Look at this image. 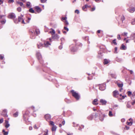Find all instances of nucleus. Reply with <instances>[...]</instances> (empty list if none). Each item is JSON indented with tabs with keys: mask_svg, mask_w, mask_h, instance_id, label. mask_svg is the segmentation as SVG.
Here are the masks:
<instances>
[{
	"mask_svg": "<svg viewBox=\"0 0 135 135\" xmlns=\"http://www.w3.org/2000/svg\"><path fill=\"white\" fill-rule=\"evenodd\" d=\"M99 114V119L101 121H103L104 120V117L105 115L104 114H103L100 111H98L97 113H96L95 115L96 117L98 116Z\"/></svg>",
	"mask_w": 135,
	"mask_h": 135,
	"instance_id": "obj_1",
	"label": "nucleus"
},
{
	"mask_svg": "<svg viewBox=\"0 0 135 135\" xmlns=\"http://www.w3.org/2000/svg\"><path fill=\"white\" fill-rule=\"evenodd\" d=\"M50 45V44L49 43L48 41L45 42L44 45L40 43L37 44V47L38 49H41L43 46L47 47Z\"/></svg>",
	"mask_w": 135,
	"mask_h": 135,
	"instance_id": "obj_2",
	"label": "nucleus"
},
{
	"mask_svg": "<svg viewBox=\"0 0 135 135\" xmlns=\"http://www.w3.org/2000/svg\"><path fill=\"white\" fill-rule=\"evenodd\" d=\"M73 96L77 100H78L80 98V96L78 93L75 91L74 90H72L71 91Z\"/></svg>",
	"mask_w": 135,
	"mask_h": 135,
	"instance_id": "obj_3",
	"label": "nucleus"
},
{
	"mask_svg": "<svg viewBox=\"0 0 135 135\" xmlns=\"http://www.w3.org/2000/svg\"><path fill=\"white\" fill-rule=\"evenodd\" d=\"M113 97L115 98L118 97V95L119 94L118 91L116 90H115L113 92Z\"/></svg>",
	"mask_w": 135,
	"mask_h": 135,
	"instance_id": "obj_4",
	"label": "nucleus"
},
{
	"mask_svg": "<svg viewBox=\"0 0 135 135\" xmlns=\"http://www.w3.org/2000/svg\"><path fill=\"white\" fill-rule=\"evenodd\" d=\"M37 56L38 59L39 60V61L41 64H42V62L41 61L42 56L41 54L39 52L37 53Z\"/></svg>",
	"mask_w": 135,
	"mask_h": 135,
	"instance_id": "obj_5",
	"label": "nucleus"
},
{
	"mask_svg": "<svg viewBox=\"0 0 135 135\" xmlns=\"http://www.w3.org/2000/svg\"><path fill=\"white\" fill-rule=\"evenodd\" d=\"M99 89L100 90L103 91L105 89V84H103L100 85L99 86Z\"/></svg>",
	"mask_w": 135,
	"mask_h": 135,
	"instance_id": "obj_6",
	"label": "nucleus"
},
{
	"mask_svg": "<svg viewBox=\"0 0 135 135\" xmlns=\"http://www.w3.org/2000/svg\"><path fill=\"white\" fill-rule=\"evenodd\" d=\"M52 39H58L59 38V36L57 34L53 35L52 34Z\"/></svg>",
	"mask_w": 135,
	"mask_h": 135,
	"instance_id": "obj_7",
	"label": "nucleus"
},
{
	"mask_svg": "<svg viewBox=\"0 0 135 135\" xmlns=\"http://www.w3.org/2000/svg\"><path fill=\"white\" fill-rule=\"evenodd\" d=\"M16 16L14 13H10L8 16V17L12 19H14Z\"/></svg>",
	"mask_w": 135,
	"mask_h": 135,
	"instance_id": "obj_8",
	"label": "nucleus"
},
{
	"mask_svg": "<svg viewBox=\"0 0 135 135\" xmlns=\"http://www.w3.org/2000/svg\"><path fill=\"white\" fill-rule=\"evenodd\" d=\"M45 118L47 121L50 120L51 119V116L50 114H47L45 115Z\"/></svg>",
	"mask_w": 135,
	"mask_h": 135,
	"instance_id": "obj_9",
	"label": "nucleus"
},
{
	"mask_svg": "<svg viewBox=\"0 0 135 135\" xmlns=\"http://www.w3.org/2000/svg\"><path fill=\"white\" fill-rule=\"evenodd\" d=\"M1 115H3L4 117H7L8 115H7V110L6 109L4 110H3V112L1 114Z\"/></svg>",
	"mask_w": 135,
	"mask_h": 135,
	"instance_id": "obj_10",
	"label": "nucleus"
},
{
	"mask_svg": "<svg viewBox=\"0 0 135 135\" xmlns=\"http://www.w3.org/2000/svg\"><path fill=\"white\" fill-rule=\"evenodd\" d=\"M127 10L130 12L132 13L133 12L135 11V8H129L127 9Z\"/></svg>",
	"mask_w": 135,
	"mask_h": 135,
	"instance_id": "obj_11",
	"label": "nucleus"
},
{
	"mask_svg": "<svg viewBox=\"0 0 135 135\" xmlns=\"http://www.w3.org/2000/svg\"><path fill=\"white\" fill-rule=\"evenodd\" d=\"M100 102L102 103V105H105L107 103V101L104 99H101L100 100Z\"/></svg>",
	"mask_w": 135,
	"mask_h": 135,
	"instance_id": "obj_12",
	"label": "nucleus"
},
{
	"mask_svg": "<svg viewBox=\"0 0 135 135\" xmlns=\"http://www.w3.org/2000/svg\"><path fill=\"white\" fill-rule=\"evenodd\" d=\"M36 11L38 13H40L41 11V8L38 6H36L35 7Z\"/></svg>",
	"mask_w": 135,
	"mask_h": 135,
	"instance_id": "obj_13",
	"label": "nucleus"
},
{
	"mask_svg": "<svg viewBox=\"0 0 135 135\" xmlns=\"http://www.w3.org/2000/svg\"><path fill=\"white\" fill-rule=\"evenodd\" d=\"M98 99H95L93 101L92 103L93 105H97L98 104V103H97Z\"/></svg>",
	"mask_w": 135,
	"mask_h": 135,
	"instance_id": "obj_14",
	"label": "nucleus"
},
{
	"mask_svg": "<svg viewBox=\"0 0 135 135\" xmlns=\"http://www.w3.org/2000/svg\"><path fill=\"white\" fill-rule=\"evenodd\" d=\"M6 125L5 126L7 128H8L9 126V124L8 123V121L7 120H5Z\"/></svg>",
	"mask_w": 135,
	"mask_h": 135,
	"instance_id": "obj_15",
	"label": "nucleus"
},
{
	"mask_svg": "<svg viewBox=\"0 0 135 135\" xmlns=\"http://www.w3.org/2000/svg\"><path fill=\"white\" fill-rule=\"evenodd\" d=\"M57 128V127L55 126H53L52 128V131L53 132L55 131Z\"/></svg>",
	"mask_w": 135,
	"mask_h": 135,
	"instance_id": "obj_16",
	"label": "nucleus"
},
{
	"mask_svg": "<svg viewBox=\"0 0 135 135\" xmlns=\"http://www.w3.org/2000/svg\"><path fill=\"white\" fill-rule=\"evenodd\" d=\"M126 47L123 44H122V45L121 47H120L121 49L123 50H126Z\"/></svg>",
	"mask_w": 135,
	"mask_h": 135,
	"instance_id": "obj_17",
	"label": "nucleus"
},
{
	"mask_svg": "<svg viewBox=\"0 0 135 135\" xmlns=\"http://www.w3.org/2000/svg\"><path fill=\"white\" fill-rule=\"evenodd\" d=\"M117 85L119 87L122 88L123 86V83H117Z\"/></svg>",
	"mask_w": 135,
	"mask_h": 135,
	"instance_id": "obj_18",
	"label": "nucleus"
},
{
	"mask_svg": "<svg viewBox=\"0 0 135 135\" xmlns=\"http://www.w3.org/2000/svg\"><path fill=\"white\" fill-rule=\"evenodd\" d=\"M51 29L52 30V31H50V33L52 35V34L53 35L55 34V31L52 28H51Z\"/></svg>",
	"mask_w": 135,
	"mask_h": 135,
	"instance_id": "obj_19",
	"label": "nucleus"
},
{
	"mask_svg": "<svg viewBox=\"0 0 135 135\" xmlns=\"http://www.w3.org/2000/svg\"><path fill=\"white\" fill-rule=\"evenodd\" d=\"M109 75H110V76L112 78H116V76L115 74H109Z\"/></svg>",
	"mask_w": 135,
	"mask_h": 135,
	"instance_id": "obj_20",
	"label": "nucleus"
},
{
	"mask_svg": "<svg viewBox=\"0 0 135 135\" xmlns=\"http://www.w3.org/2000/svg\"><path fill=\"white\" fill-rule=\"evenodd\" d=\"M104 60V64H108L109 62V61L107 59H105Z\"/></svg>",
	"mask_w": 135,
	"mask_h": 135,
	"instance_id": "obj_21",
	"label": "nucleus"
},
{
	"mask_svg": "<svg viewBox=\"0 0 135 135\" xmlns=\"http://www.w3.org/2000/svg\"><path fill=\"white\" fill-rule=\"evenodd\" d=\"M29 11L32 13H35V11H34L33 9L32 8H30L29 9Z\"/></svg>",
	"mask_w": 135,
	"mask_h": 135,
	"instance_id": "obj_22",
	"label": "nucleus"
},
{
	"mask_svg": "<svg viewBox=\"0 0 135 135\" xmlns=\"http://www.w3.org/2000/svg\"><path fill=\"white\" fill-rule=\"evenodd\" d=\"M30 2H27L26 6L27 7L30 8L31 7V6H30Z\"/></svg>",
	"mask_w": 135,
	"mask_h": 135,
	"instance_id": "obj_23",
	"label": "nucleus"
},
{
	"mask_svg": "<svg viewBox=\"0 0 135 135\" xmlns=\"http://www.w3.org/2000/svg\"><path fill=\"white\" fill-rule=\"evenodd\" d=\"M13 116L14 117H17L18 115V113L17 112H16L15 113L13 114Z\"/></svg>",
	"mask_w": 135,
	"mask_h": 135,
	"instance_id": "obj_24",
	"label": "nucleus"
},
{
	"mask_svg": "<svg viewBox=\"0 0 135 135\" xmlns=\"http://www.w3.org/2000/svg\"><path fill=\"white\" fill-rule=\"evenodd\" d=\"M109 115L110 117H112L113 116V114H112V112L111 111H109Z\"/></svg>",
	"mask_w": 135,
	"mask_h": 135,
	"instance_id": "obj_25",
	"label": "nucleus"
},
{
	"mask_svg": "<svg viewBox=\"0 0 135 135\" xmlns=\"http://www.w3.org/2000/svg\"><path fill=\"white\" fill-rule=\"evenodd\" d=\"M131 24L133 25L135 24V18L133 19L131 22Z\"/></svg>",
	"mask_w": 135,
	"mask_h": 135,
	"instance_id": "obj_26",
	"label": "nucleus"
},
{
	"mask_svg": "<svg viewBox=\"0 0 135 135\" xmlns=\"http://www.w3.org/2000/svg\"><path fill=\"white\" fill-rule=\"evenodd\" d=\"M64 22L65 23V25H66V26H67V25H69V23L67 20H65Z\"/></svg>",
	"mask_w": 135,
	"mask_h": 135,
	"instance_id": "obj_27",
	"label": "nucleus"
},
{
	"mask_svg": "<svg viewBox=\"0 0 135 135\" xmlns=\"http://www.w3.org/2000/svg\"><path fill=\"white\" fill-rule=\"evenodd\" d=\"M93 116L92 115H91L89 116L88 117V118L89 119V120H91L92 118H93Z\"/></svg>",
	"mask_w": 135,
	"mask_h": 135,
	"instance_id": "obj_28",
	"label": "nucleus"
},
{
	"mask_svg": "<svg viewBox=\"0 0 135 135\" xmlns=\"http://www.w3.org/2000/svg\"><path fill=\"white\" fill-rule=\"evenodd\" d=\"M35 32L37 35H38L40 33V31L38 29H36L35 30Z\"/></svg>",
	"mask_w": 135,
	"mask_h": 135,
	"instance_id": "obj_29",
	"label": "nucleus"
},
{
	"mask_svg": "<svg viewBox=\"0 0 135 135\" xmlns=\"http://www.w3.org/2000/svg\"><path fill=\"white\" fill-rule=\"evenodd\" d=\"M121 20L122 21V22H123V20H124L125 19V17L124 16H121Z\"/></svg>",
	"mask_w": 135,
	"mask_h": 135,
	"instance_id": "obj_30",
	"label": "nucleus"
},
{
	"mask_svg": "<svg viewBox=\"0 0 135 135\" xmlns=\"http://www.w3.org/2000/svg\"><path fill=\"white\" fill-rule=\"evenodd\" d=\"M67 18L66 17H62V19H61V20L62 21H63V20H66Z\"/></svg>",
	"mask_w": 135,
	"mask_h": 135,
	"instance_id": "obj_31",
	"label": "nucleus"
},
{
	"mask_svg": "<svg viewBox=\"0 0 135 135\" xmlns=\"http://www.w3.org/2000/svg\"><path fill=\"white\" fill-rule=\"evenodd\" d=\"M50 124L51 125H52L53 126H54V122L52 121H50Z\"/></svg>",
	"mask_w": 135,
	"mask_h": 135,
	"instance_id": "obj_32",
	"label": "nucleus"
},
{
	"mask_svg": "<svg viewBox=\"0 0 135 135\" xmlns=\"http://www.w3.org/2000/svg\"><path fill=\"white\" fill-rule=\"evenodd\" d=\"M116 39H114L113 41V43L115 45H117V43L116 42Z\"/></svg>",
	"mask_w": 135,
	"mask_h": 135,
	"instance_id": "obj_33",
	"label": "nucleus"
},
{
	"mask_svg": "<svg viewBox=\"0 0 135 135\" xmlns=\"http://www.w3.org/2000/svg\"><path fill=\"white\" fill-rule=\"evenodd\" d=\"M22 19H23L21 17H18V22H20L22 21Z\"/></svg>",
	"mask_w": 135,
	"mask_h": 135,
	"instance_id": "obj_34",
	"label": "nucleus"
},
{
	"mask_svg": "<svg viewBox=\"0 0 135 135\" xmlns=\"http://www.w3.org/2000/svg\"><path fill=\"white\" fill-rule=\"evenodd\" d=\"M87 6H88L87 5H85L84 6H83L82 8V9H83V10H84L86 8H87Z\"/></svg>",
	"mask_w": 135,
	"mask_h": 135,
	"instance_id": "obj_35",
	"label": "nucleus"
},
{
	"mask_svg": "<svg viewBox=\"0 0 135 135\" xmlns=\"http://www.w3.org/2000/svg\"><path fill=\"white\" fill-rule=\"evenodd\" d=\"M117 47H115V51H114V53L117 54L118 53L117 51Z\"/></svg>",
	"mask_w": 135,
	"mask_h": 135,
	"instance_id": "obj_36",
	"label": "nucleus"
},
{
	"mask_svg": "<svg viewBox=\"0 0 135 135\" xmlns=\"http://www.w3.org/2000/svg\"><path fill=\"white\" fill-rule=\"evenodd\" d=\"M64 29L65 30H66L67 31H69V29L68 28H67L66 26H64Z\"/></svg>",
	"mask_w": 135,
	"mask_h": 135,
	"instance_id": "obj_37",
	"label": "nucleus"
},
{
	"mask_svg": "<svg viewBox=\"0 0 135 135\" xmlns=\"http://www.w3.org/2000/svg\"><path fill=\"white\" fill-rule=\"evenodd\" d=\"M45 132L46 133V134H44V135H48V131L47 129H46L45 131Z\"/></svg>",
	"mask_w": 135,
	"mask_h": 135,
	"instance_id": "obj_38",
	"label": "nucleus"
},
{
	"mask_svg": "<svg viewBox=\"0 0 135 135\" xmlns=\"http://www.w3.org/2000/svg\"><path fill=\"white\" fill-rule=\"evenodd\" d=\"M131 105L130 104H129L128 103L127 104V108H130L131 107Z\"/></svg>",
	"mask_w": 135,
	"mask_h": 135,
	"instance_id": "obj_39",
	"label": "nucleus"
},
{
	"mask_svg": "<svg viewBox=\"0 0 135 135\" xmlns=\"http://www.w3.org/2000/svg\"><path fill=\"white\" fill-rule=\"evenodd\" d=\"M116 60L118 62H120L122 61V60L121 59L117 58Z\"/></svg>",
	"mask_w": 135,
	"mask_h": 135,
	"instance_id": "obj_40",
	"label": "nucleus"
},
{
	"mask_svg": "<svg viewBox=\"0 0 135 135\" xmlns=\"http://www.w3.org/2000/svg\"><path fill=\"white\" fill-rule=\"evenodd\" d=\"M126 124L128 125H129L130 126H131L132 125V123L131 122H127L126 123Z\"/></svg>",
	"mask_w": 135,
	"mask_h": 135,
	"instance_id": "obj_41",
	"label": "nucleus"
},
{
	"mask_svg": "<svg viewBox=\"0 0 135 135\" xmlns=\"http://www.w3.org/2000/svg\"><path fill=\"white\" fill-rule=\"evenodd\" d=\"M17 10L19 12L21 11V7H19L17 8Z\"/></svg>",
	"mask_w": 135,
	"mask_h": 135,
	"instance_id": "obj_42",
	"label": "nucleus"
},
{
	"mask_svg": "<svg viewBox=\"0 0 135 135\" xmlns=\"http://www.w3.org/2000/svg\"><path fill=\"white\" fill-rule=\"evenodd\" d=\"M21 6H22L23 5V3L22 2H17Z\"/></svg>",
	"mask_w": 135,
	"mask_h": 135,
	"instance_id": "obj_43",
	"label": "nucleus"
},
{
	"mask_svg": "<svg viewBox=\"0 0 135 135\" xmlns=\"http://www.w3.org/2000/svg\"><path fill=\"white\" fill-rule=\"evenodd\" d=\"M131 36L133 37L135 39V33L132 34L131 35Z\"/></svg>",
	"mask_w": 135,
	"mask_h": 135,
	"instance_id": "obj_44",
	"label": "nucleus"
},
{
	"mask_svg": "<svg viewBox=\"0 0 135 135\" xmlns=\"http://www.w3.org/2000/svg\"><path fill=\"white\" fill-rule=\"evenodd\" d=\"M128 95L129 96L132 94V92L130 91H128Z\"/></svg>",
	"mask_w": 135,
	"mask_h": 135,
	"instance_id": "obj_45",
	"label": "nucleus"
},
{
	"mask_svg": "<svg viewBox=\"0 0 135 135\" xmlns=\"http://www.w3.org/2000/svg\"><path fill=\"white\" fill-rule=\"evenodd\" d=\"M117 38L118 40H120L121 39V37H120V35H117Z\"/></svg>",
	"mask_w": 135,
	"mask_h": 135,
	"instance_id": "obj_46",
	"label": "nucleus"
},
{
	"mask_svg": "<svg viewBox=\"0 0 135 135\" xmlns=\"http://www.w3.org/2000/svg\"><path fill=\"white\" fill-rule=\"evenodd\" d=\"M75 13H77L78 14H79V11L78 10V9H76V10H75Z\"/></svg>",
	"mask_w": 135,
	"mask_h": 135,
	"instance_id": "obj_47",
	"label": "nucleus"
},
{
	"mask_svg": "<svg viewBox=\"0 0 135 135\" xmlns=\"http://www.w3.org/2000/svg\"><path fill=\"white\" fill-rule=\"evenodd\" d=\"M4 58V56H3L2 55H0V58L2 60Z\"/></svg>",
	"mask_w": 135,
	"mask_h": 135,
	"instance_id": "obj_48",
	"label": "nucleus"
},
{
	"mask_svg": "<svg viewBox=\"0 0 135 135\" xmlns=\"http://www.w3.org/2000/svg\"><path fill=\"white\" fill-rule=\"evenodd\" d=\"M47 0H41V2L42 3H44Z\"/></svg>",
	"mask_w": 135,
	"mask_h": 135,
	"instance_id": "obj_49",
	"label": "nucleus"
},
{
	"mask_svg": "<svg viewBox=\"0 0 135 135\" xmlns=\"http://www.w3.org/2000/svg\"><path fill=\"white\" fill-rule=\"evenodd\" d=\"M3 121V118H2L0 119V124L2 123Z\"/></svg>",
	"mask_w": 135,
	"mask_h": 135,
	"instance_id": "obj_50",
	"label": "nucleus"
},
{
	"mask_svg": "<svg viewBox=\"0 0 135 135\" xmlns=\"http://www.w3.org/2000/svg\"><path fill=\"white\" fill-rule=\"evenodd\" d=\"M14 19V22L15 23H18V21L17 20V19Z\"/></svg>",
	"mask_w": 135,
	"mask_h": 135,
	"instance_id": "obj_51",
	"label": "nucleus"
},
{
	"mask_svg": "<svg viewBox=\"0 0 135 135\" xmlns=\"http://www.w3.org/2000/svg\"><path fill=\"white\" fill-rule=\"evenodd\" d=\"M8 134V132H5L4 133V135H7Z\"/></svg>",
	"mask_w": 135,
	"mask_h": 135,
	"instance_id": "obj_52",
	"label": "nucleus"
},
{
	"mask_svg": "<svg viewBox=\"0 0 135 135\" xmlns=\"http://www.w3.org/2000/svg\"><path fill=\"white\" fill-rule=\"evenodd\" d=\"M118 105L115 104V105H114L113 107V108H116L118 107Z\"/></svg>",
	"mask_w": 135,
	"mask_h": 135,
	"instance_id": "obj_53",
	"label": "nucleus"
},
{
	"mask_svg": "<svg viewBox=\"0 0 135 135\" xmlns=\"http://www.w3.org/2000/svg\"><path fill=\"white\" fill-rule=\"evenodd\" d=\"M14 2L13 0H9V3H13Z\"/></svg>",
	"mask_w": 135,
	"mask_h": 135,
	"instance_id": "obj_54",
	"label": "nucleus"
},
{
	"mask_svg": "<svg viewBox=\"0 0 135 135\" xmlns=\"http://www.w3.org/2000/svg\"><path fill=\"white\" fill-rule=\"evenodd\" d=\"M129 120L130 122H131L132 123H133V121L132 119L130 118L129 119Z\"/></svg>",
	"mask_w": 135,
	"mask_h": 135,
	"instance_id": "obj_55",
	"label": "nucleus"
},
{
	"mask_svg": "<svg viewBox=\"0 0 135 135\" xmlns=\"http://www.w3.org/2000/svg\"><path fill=\"white\" fill-rule=\"evenodd\" d=\"M127 34V32H124L123 33H122V35H126Z\"/></svg>",
	"mask_w": 135,
	"mask_h": 135,
	"instance_id": "obj_56",
	"label": "nucleus"
},
{
	"mask_svg": "<svg viewBox=\"0 0 135 135\" xmlns=\"http://www.w3.org/2000/svg\"><path fill=\"white\" fill-rule=\"evenodd\" d=\"M33 128L35 129H37L38 128L37 127V126L36 125H35L34 126H33Z\"/></svg>",
	"mask_w": 135,
	"mask_h": 135,
	"instance_id": "obj_57",
	"label": "nucleus"
},
{
	"mask_svg": "<svg viewBox=\"0 0 135 135\" xmlns=\"http://www.w3.org/2000/svg\"><path fill=\"white\" fill-rule=\"evenodd\" d=\"M3 3V0H0V5L2 4Z\"/></svg>",
	"mask_w": 135,
	"mask_h": 135,
	"instance_id": "obj_58",
	"label": "nucleus"
},
{
	"mask_svg": "<svg viewBox=\"0 0 135 135\" xmlns=\"http://www.w3.org/2000/svg\"><path fill=\"white\" fill-rule=\"evenodd\" d=\"M59 49H61L62 48V46L61 45L60 46H59Z\"/></svg>",
	"mask_w": 135,
	"mask_h": 135,
	"instance_id": "obj_59",
	"label": "nucleus"
},
{
	"mask_svg": "<svg viewBox=\"0 0 135 135\" xmlns=\"http://www.w3.org/2000/svg\"><path fill=\"white\" fill-rule=\"evenodd\" d=\"M5 21L4 20L2 21H1L2 24H4L5 23Z\"/></svg>",
	"mask_w": 135,
	"mask_h": 135,
	"instance_id": "obj_60",
	"label": "nucleus"
},
{
	"mask_svg": "<svg viewBox=\"0 0 135 135\" xmlns=\"http://www.w3.org/2000/svg\"><path fill=\"white\" fill-rule=\"evenodd\" d=\"M126 130H128L129 129V127L127 126H126Z\"/></svg>",
	"mask_w": 135,
	"mask_h": 135,
	"instance_id": "obj_61",
	"label": "nucleus"
},
{
	"mask_svg": "<svg viewBox=\"0 0 135 135\" xmlns=\"http://www.w3.org/2000/svg\"><path fill=\"white\" fill-rule=\"evenodd\" d=\"M61 43H62V41H64V39L63 38H62L61 39Z\"/></svg>",
	"mask_w": 135,
	"mask_h": 135,
	"instance_id": "obj_62",
	"label": "nucleus"
},
{
	"mask_svg": "<svg viewBox=\"0 0 135 135\" xmlns=\"http://www.w3.org/2000/svg\"><path fill=\"white\" fill-rule=\"evenodd\" d=\"M29 129L30 130H31L32 129V127L30 126L29 127Z\"/></svg>",
	"mask_w": 135,
	"mask_h": 135,
	"instance_id": "obj_63",
	"label": "nucleus"
},
{
	"mask_svg": "<svg viewBox=\"0 0 135 135\" xmlns=\"http://www.w3.org/2000/svg\"><path fill=\"white\" fill-rule=\"evenodd\" d=\"M95 9V7H93L91 9V11H94Z\"/></svg>",
	"mask_w": 135,
	"mask_h": 135,
	"instance_id": "obj_64",
	"label": "nucleus"
}]
</instances>
